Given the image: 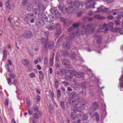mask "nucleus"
Segmentation results:
<instances>
[{"label":"nucleus","instance_id":"nucleus-8","mask_svg":"<svg viewBox=\"0 0 123 123\" xmlns=\"http://www.w3.org/2000/svg\"><path fill=\"white\" fill-rule=\"evenodd\" d=\"M43 12H42L38 15V18L39 19H44L47 21H48V18L46 15L43 13Z\"/></svg>","mask_w":123,"mask_h":123},{"label":"nucleus","instance_id":"nucleus-20","mask_svg":"<svg viewBox=\"0 0 123 123\" xmlns=\"http://www.w3.org/2000/svg\"><path fill=\"white\" fill-rule=\"evenodd\" d=\"M33 3L37 7H38L40 5H42L40 3L39 0H33Z\"/></svg>","mask_w":123,"mask_h":123},{"label":"nucleus","instance_id":"nucleus-11","mask_svg":"<svg viewBox=\"0 0 123 123\" xmlns=\"http://www.w3.org/2000/svg\"><path fill=\"white\" fill-rule=\"evenodd\" d=\"M77 94L74 92L72 93L71 94L70 98L69 100V102L72 103L74 102L75 100V99H74L76 96Z\"/></svg>","mask_w":123,"mask_h":123},{"label":"nucleus","instance_id":"nucleus-18","mask_svg":"<svg viewBox=\"0 0 123 123\" xmlns=\"http://www.w3.org/2000/svg\"><path fill=\"white\" fill-rule=\"evenodd\" d=\"M39 79L40 80V81H42V80L44 78V74L42 71H39Z\"/></svg>","mask_w":123,"mask_h":123},{"label":"nucleus","instance_id":"nucleus-47","mask_svg":"<svg viewBox=\"0 0 123 123\" xmlns=\"http://www.w3.org/2000/svg\"><path fill=\"white\" fill-rule=\"evenodd\" d=\"M3 57L4 58L6 57L7 56V53L6 50H4L3 51Z\"/></svg>","mask_w":123,"mask_h":123},{"label":"nucleus","instance_id":"nucleus-35","mask_svg":"<svg viewBox=\"0 0 123 123\" xmlns=\"http://www.w3.org/2000/svg\"><path fill=\"white\" fill-rule=\"evenodd\" d=\"M96 36L98 37V38L97 39V42L98 43H101V38L100 36H98L97 35H96Z\"/></svg>","mask_w":123,"mask_h":123},{"label":"nucleus","instance_id":"nucleus-22","mask_svg":"<svg viewBox=\"0 0 123 123\" xmlns=\"http://www.w3.org/2000/svg\"><path fill=\"white\" fill-rule=\"evenodd\" d=\"M61 53L62 56L63 57L66 56L69 54V52L66 50H62L61 51Z\"/></svg>","mask_w":123,"mask_h":123},{"label":"nucleus","instance_id":"nucleus-36","mask_svg":"<svg viewBox=\"0 0 123 123\" xmlns=\"http://www.w3.org/2000/svg\"><path fill=\"white\" fill-rule=\"evenodd\" d=\"M49 111L50 113H52L54 111L53 106L50 104H49Z\"/></svg>","mask_w":123,"mask_h":123},{"label":"nucleus","instance_id":"nucleus-33","mask_svg":"<svg viewBox=\"0 0 123 123\" xmlns=\"http://www.w3.org/2000/svg\"><path fill=\"white\" fill-rule=\"evenodd\" d=\"M80 25L79 23H74L72 24V26L73 28H78Z\"/></svg>","mask_w":123,"mask_h":123},{"label":"nucleus","instance_id":"nucleus-46","mask_svg":"<svg viewBox=\"0 0 123 123\" xmlns=\"http://www.w3.org/2000/svg\"><path fill=\"white\" fill-rule=\"evenodd\" d=\"M60 105L62 108L64 109H65V107L64 105V103L63 102H61Z\"/></svg>","mask_w":123,"mask_h":123},{"label":"nucleus","instance_id":"nucleus-5","mask_svg":"<svg viewBox=\"0 0 123 123\" xmlns=\"http://www.w3.org/2000/svg\"><path fill=\"white\" fill-rule=\"evenodd\" d=\"M41 41L43 45V50H46L47 49V44L49 41H48V39L42 38L41 39Z\"/></svg>","mask_w":123,"mask_h":123},{"label":"nucleus","instance_id":"nucleus-7","mask_svg":"<svg viewBox=\"0 0 123 123\" xmlns=\"http://www.w3.org/2000/svg\"><path fill=\"white\" fill-rule=\"evenodd\" d=\"M61 62L62 64L68 68L70 67L69 64L70 61L67 59H64L62 60Z\"/></svg>","mask_w":123,"mask_h":123},{"label":"nucleus","instance_id":"nucleus-19","mask_svg":"<svg viewBox=\"0 0 123 123\" xmlns=\"http://www.w3.org/2000/svg\"><path fill=\"white\" fill-rule=\"evenodd\" d=\"M46 28L49 30H53L56 29V27L53 25H50L46 26Z\"/></svg>","mask_w":123,"mask_h":123},{"label":"nucleus","instance_id":"nucleus-10","mask_svg":"<svg viewBox=\"0 0 123 123\" xmlns=\"http://www.w3.org/2000/svg\"><path fill=\"white\" fill-rule=\"evenodd\" d=\"M68 4L70 5L74 6L77 8L79 7L80 5V3L78 1L73 2L72 1H71L70 2H68Z\"/></svg>","mask_w":123,"mask_h":123},{"label":"nucleus","instance_id":"nucleus-34","mask_svg":"<svg viewBox=\"0 0 123 123\" xmlns=\"http://www.w3.org/2000/svg\"><path fill=\"white\" fill-rule=\"evenodd\" d=\"M28 0H22L21 2L22 5L25 6L27 5Z\"/></svg>","mask_w":123,"mask_h":123},{"label":"nucleus","instance_id":"nucleus-2","mask_svg":"<svg viewBox=\"0 0 123 123\" xmlns=\"http://www.w3.org/2000/svg\"><path fill=\"white\" fill-rule=\"evenodd\" d=\"M80 111L78 107H76L74 108L73 111L71 112L70 115L71 117L72 120H76L77 118L76 114L77 112Z\"/></svg>","mask_w":123,"mask_h":123},{"label":"nucleus","instance_id":"nucleus-31","mask_svg":"<svg viewBox=\"0 0 123 123\" xmlns=\"http://www.w3.org/2000/svg\"><path fill=\"white\" fill-rule=\"evenodd\" d=\"M60 71L61 75L65 74L67 72V71L66 69L63 68L60 70Z\"/></svg>","mask_w":123,"mask_h":123},{"label":"nucleus","instance_id":"nucleus-6","mask_svg":"<svg viewBox=\"0 0 123 123\" xmlns=\"http://www.w3.org/2000/svg\"><path fill=\"white\" fill-rule=\"evenodd\" d=\"M27 16L29 17H27L30 19V22L31 23L34 22V20L36 18V17L34 15V14L31 13H29L27 14Z\"/></svg>","mask_w":123,"mask_h":123},{"label":"nucleus","instance_id":"nucleus-29","mask_svg":"<svg viewBox=\"0 0 123 123\" xmlns=\"http://www.w3.org/2000/svg\"><path fill=\"white\" fill-rule=\"evenodd\" d=\"M88 114L86 113H85L83 115L82 118V120L86 121L88 118Z\"/></svg>","mask_w":123,"mask_h":123},{"label":"nucleus","instance_id":"nucleus-41","mask_svg":"<svg viewBox=\"0 0 123 123\" xmlns=\"http://www.w3.org/2000/svg\"><path fill=\"white\" fill-rule=\"evenodd\" d=\"M55 14V17L57 18H59L61 16V13L56 12Z\"/></svg>","mask_w":123,"mask_h":123},{"label":"nucleus","instance_id":"nucleus-23","mask_svg":"<svg viewBox=\"0 0 123 123\" xmlns=\"http://www.w3.org/2000/svg\"><path fill=\"white\" fill-rule=\"evenodd\" d=\"M76 73L77 74L76 76L78 78H82L84 77V74L82 72H78Z\"/></svg>","mask_w":123,"mask_h":123},{"label":"nucleus","instance_id":"nucleus-54","mask_svg":"<svg viewBox=\"0 0 123 123\" xmlns=\"http://www.w3.org/2000/svg\"><path fill=\"white\" fill-rule=\"evenodd\" d=\"M53 58L51 59L50 61L49 64L50 66H52L53 63Z\"/></svg>","mask_w":123,"mask_h":123},{"label":"nucleus","instance_id":"nucleus-3","mask_svg":"<svg viewBox=\"0 0 123 123\" xmlns=\"http://www.w3.org/2000/svg\"><path fill=\"white\" fill-rule=\"evenodd\" d=\"M33 34L29 30H26L23 35V37L26 39H30L33 36Z\"/></svg>","mask_w":123,"mask_h":123},{"label":"nucleus","instance_id":"nucleus-4","mask_svg":"<svg viewBox=\"0 0 123 123\" xmlns=\"http://www.w3.org/2000/svg\"><path fill=\"white\" fill-rule=\"evenodd\" d=\"M56 32L55 33V37H57L58 36L60 35L62 32V31L60 28V25L59 24H56Z\"/></svg>","mask_w":123,"mask_h":123},{"label":"nucleus","instance_id":"nucleus-38","mask_svg":"<svg viewBox=\"0 0 123 123\" xmlns=\"http://www.w3.org/2000/svg\"><path fill=\"white\" fill-rule=\"evenodd\" d=\"M70 56L72 59H75L76 58V55L75 53H72L70 54Z\"/></svg>","mask_w":123,"mask_h":123},{"label":"nucleus","instance_id":"nucleus-62","mask_svg":"<svg viewBox=\"0 0 123 123\" xmlns=\"http://www.w3.org/2000/svg\"><path fill=\"white\" fill-rule=\"evenodd\" d=\"M6 79L8 81V83L9 84L11 82V78H7Z\"/></svg>","mask_w":123,"mask_h":123},{"label":"nucleus","instance_id":"nucleus-64","mask_svg":"<svg viewBox=\"0 0 123 123\" xmlns=\"http://www.w3.org/2000/svg\"><path fill=\"white\" fill-rule=\"evenodd\" d=\"M6 105H8V99H7L5 101L4 103Z\"/></svg>","mask_w":123,"mask_h":123},{"label":"nucleus","instance_id":"nucleus-48","mask_svg":"<svg viewBox=\"0 0 123 123\" xmlns=\"http://www.w3.org/2000/svg\"><path fill=\"white\" fill-rule=\"evenodd\" d=\"M95 118L97 122L99 121V116L98 114L97 113H95Z\"/></svg>","mask_w":123,"mask_h":123},{"label":"nucleus","instance_id":"nucleus-27","mask_svg":"<svg viewBox=\"0 0 123 123\" xmlns=\"http://www.w3.org/2000/svg\"><path fill=\"white\" fill-rule=\"evenodd\" d=\"M92 106L94 109H96L98 108V103L94 102L92 103Z\"/></svg>","mask_w":123,"mask_h":123},{"label":"nucleus","instance_id":"nucleus-43","mask_svg":"<svg viewBox=\"0 0 123 123\" xmlns=\"http://www.w3.org/2000/svg\"><path fill=\"white\" fill-rule=\"evenodd\" d=\"M10 0H8L6 3V7L7 8H8L9 9H11V7L10 6V4L9 3Z\"/></svg>","mask_w":123,"mask_h":123},{"label":"nucleus","instance_id":"nucleus-42","mask_svg":"<svg viewBox=\"0 0 123 123\" xmlns=\"http://www.w3.org/2000/svg\"><path fill=\"white\" fill-rule=\"evenodd\" d=\"M59 53L58 52H57L56 55L55 60L57 62H58L59 60Z\"/></svg>","mask_w":123,"mask_h":123},{"label":"nucleus","instance_id":"nucleus-44","mask_svg":"<svg viewBox=\"0 0 123 123\" xmlns=\"http://www.w3.org/2000/svg\"><path fill=\"white\" fill-rule=\"evenodd\" d=\"M57 96L58 98H60L61 96L60 91V90H58L57 91Z\"/></svg>","mask_w":123,"mask_h":123},{"label":"nucleus","instance_id":"nucleus-58","mask_svg":"<svg viewBox=\"0 0 123 123\" xmlns=\"http://www.w3.org/2000/svg\"><path fill=\"white\" fill-rule=\"evenodd\" d=\"M115 23L116 25H118L120 24V21L118 20H116L115 21Z\"/></svg>","mask_w":123,"mask_h":123},{"label":"nucleus","instance_id":"nucleus-56","mask_svg":"<svg viewBox=\"0 0 123 123\" xmlns=\"http://www.w3.org/2000/svg\"><path fill=\"white\" fill-rule=\"evenodd\" d=\"M44 64L45 65H47V58L46 57L44 60Z\"/></svg>","mask_w":123,"mask_h":123},{"label":"nucleus","instance_id":"nucleus-40","mask_svg":"<svg viewBox=\"0 0 123 123\" xmlns=\"http://www.w3.org/2000/svg\"><path fill=\"white\" fill-rule=\"evenodd\" d=\"M80 94H81L82 96L84 97L86 95V93L85 91L84 90H82L80 92Z\"/></svg>","mask_w":123,"mask_h":123},{"label":"nucleus","instance_id":"nucleus-21","mask_svg":"<svg viewBox=\"0 0 123 123\" xmlns=\"http://www.w3.org/2000/svg\"><path fill=\"white\" fill-rule=\"evenodd\" d=\"M80 87L82 89H85L86 88V82L84 81L81 82L80 84Z\"/></svg>","mask_w":123,"mask_h":123},{"label":"nucleus","instance_id":"nucleus-24","mask_svg":"<svg viewBox=\"0 0 123 123\" xmlns=\"http://www.w3.org/2000/svg\"><path fill=\"white\" fill-rule=\"evenodd\" d=\"M62 45L64 48H70V43L67 41L65 43H63Z\"/></svg>","mask_w":123,"mask_h":123},{"label":"nucleus","instance_id":"nucleus-45","mask_svg":"<svg viewBox=\"0 0 123 123\" xmlns=\"http://www.w3.org/2000/svg\"><path fill=\"white\" fill-rule=\"evenodd\" d=\"M33 117L35 119H38L39 118V115L38 114L35 113L33 114Z\"/></svg>","mask_w":123,"mask_h":123},{"label":"nucleus","instance_id":"nucleus-17","mask_svg":"<svg viewBox=\"0 0 123 123\" xmlns=\"http://www.w3.org/2000/svg\"><path fill=\"white\" fill-rule=\"evenodd\" d=\"M73 77V75L71 74H66L64 77V79L67 80L71 81Z\"/></svg>","mask_w":123,"mask_h":123},{"label":"nucleus","instance_id":"nucleus-13","mask_svg":"<svg viewBox=\"0 0 123 123\" xmlns=\"http://www.w3.org/2000/svg\"><path fill=\"white\" fill-rule=\"evenodd\" d=\"M68 68L67 70L69 73L76 75L75 73H76V71L73 68Z\"/></svg>","mask_w":123,"mask_h":123},{"label":"nucleus","instance_id":"nucleus-57","mask_svg":"<svg viewBox=\"0 0 123 123\" xmlns=\"http://www.w3.org/2000/svg\"><path fill=\"white\" fill-rule=\"evenodd\" d=\"M62 83L64 84L65 86H67L69 85L68 82L66 81H62Z\"/></svg>","mask_w":123,"mask_h":123},{"label":"nucleus","instance_id":"nucleus-16","mask_svg":"<svg viewBox=\"0 0 123 123\" xmlns=\"http://www.w3.org/2000/svg\"><path fill=\"white\" fill-rule=\"evenodd\" d=\"M96 4L95 2L93 3L92 4L90 3H85V5L86 6V8L87 7H90L91 8H94V5Z\"/></svg>","mask_w":123,"mask_h":123},{"label":"nucleus","instance_id":"nucleus-55","mask_svg":"<svg viewBox=\"0 0 123 123\" xmlns=\"http://www.w3.org/2000/svg\"><path fill=\"white\" fill-rule=\"evenodd\" d=\"M33 109L34 110V111L36 112H37L38 111V107L36 105L34 106L33 107Z\"/></svg>","mask_w":123,"mask_h":123},{"label":"nucleus","instance_id":"nucleus-14","mask_svg":"<svg viewBox=\"0 0 123 123\" xmlns=\"http://www.w3.org/2000/svg\"><path fill=\"white\" fill-rule=\"evenodd\" d=\"M43 25V22L41 20H37L35 23V25L38 27L42 26Z\"/></svg>","mask_w":123,"mask_h":123},{"label":"nucleus","instance_id":"nucleus-9","mask_svg":"<svg viewBox=\"0 0 123 123\" xmlns=\"http://www.w3.org/2000/svg\"><path fill=\"white\" fill-rule=\"evenodd\" d=\"M89 31V29L86 26H83L80 31H81V34L82 35L84 34Z\"/></svg>","mask_w":123,"mask_h":123},{"label":"nucleus","instance_id":"nucleus-51","mask_svg":"<svg viewBox=\"0 0 123 123\" xmlns=\"http://www.w3.org/2000/svg\"><path fill=\"white\" fill-rule=\"evenodd\" d=\"M40 97L39 96L37 95L35 98V99H37L36 102H39L40 100Z\"/></svg>","mask_w":123,"mask_h":123},{"label":"nucleus","instance_id":"nucleus-53","mask_svg":"<svg viewBox=\"0 0 123 123\" xmlns=\"http://www.w3.org/2000/svg\"><path fill=\"white\" fill-rule=\"evenodd\" d=\"M55 88H57L59 84L58 81L57 80H55Z\"/></svg>","mask_w":123,"mask_h":123},{"label":"nucleus","instance_id":"nucleus-32","mask_svg":"<svg viewBox=\"0 0 123 123\" xmlns=\"http://www.w3.org/2000/svg\"><path fill=\"white\" fill-rule=\"evenodd\" d=\"M104 6H101L100 7H99L97 8V10L96 12H100L102 11V9H103V7Z\"/></svg>","mask_w":123,"mask_h":123},{"label":"nucleus","instance_id":"nucleus-61","mask_svg":"<svg viewBox=\"0 0 123 123\" xmlns=\"http://www.w3.org/2000/svg\"><path fill=\"white\" fill-rule=\"evenodd\" d=\"M73 28L72 27H70L69 28L68 30V31L69 32H70L73 29Z\"/></svg>","mask_w":123,"mask_h":123},{"label":"nucleus","instance_id":"nucleus-63","mask_svg":"<svg viewBox=\"0 0 123 123\" xmlns=\"http://www.w3.org/2000/svg\"><path fill=\"white\" fill-rule=\"evenodd\" d=\"M107 8H104V7H103V9H102V12H106V11H107Z\"/></svg>","mask_w":123,"mask_h":123},{"label":"nucleus","instance_id":"nucleus-15","mask_svg":"<svg viewBox=\"0 0 123 123\" xmlns=\"http://www.w3.org/2000/svg\"><path fill=\"white\" fill-rule=\"evenodd\" d=\"M73 10L74 9L72 7H69L68 8L66 7L64 12L65 13L68 12V13H70L73 12Z\"/></svg>","mask_w":123,"mask_h":123},{"label":"nucleus","instance_id":"nucleus-50","mask_svg":"<svg viewBox=\"0 0 123 123\" xmlns=\"http://www.w3.org/2000/svg\"><path fill=\"white\" fill-rule=\"evenodd\" d=\"M80 102L81 103L82 105H85L86 102L84 99V98H82L80 99Z\"/></svg>","mask_w":123,"mask_h":123},{"label":"nucleus","instance_id":"nucleus-39","mask_svg":"<svg viewBox=\"0 0 123 123\" xmlns=\"http://www.w3.org/2000/svg\"><path fill=\"white\" fill-rule=\"evenodd\" d=\"M118 12V10L117 9H115L111 11L112 14L114 15H116Z\"/></svg>","mask_w":123,"mask_h":123},{"label":"nucleus","instance_id":"nucleus-59","mask_svg":"<svg viewBox=\"0 0 123 123\" xmlns=\"http://www.w3.org/2000/svg\"><path fill=\"white\" fill-rule=\"evenodd\" d=\"M118 14L119 15L123 17V12L122 11H121L119 12H118Z\"/></svg>","mask_w":123,"mask_h":123},{"label":"nucleus","instance_id":"nucleus-25","mask_svg":"<svg viewBox=\"0 0 123 123\" xmlns=\"http://www.w3.org/2000/svg\"><path fill=\"white\" fill-rule=\"evenodd\" d=\"M94 17L95 18L99 19L102 20L105 18L103 16H100L99 15H96L94 16Z\"/></svg>","mask_w":123,"mask_h":123},{"label":"nucleus","instance_id":"nucleus-12","mask_svg":"<svg viewBox=\"0 0 123 123\" xmlns=\"http://www.w3.org/2000/svg\"><path fill=\"white\" fill-rule=\"evenodd\" d=\"M54 46V42L53 41H49L47 44V49L48 48H49L50 49H52L53 48Z\"/></svg>","mask_w":123,"mask_h":123},{"label":"nucleus","instance_id":"nucleus-49","mask_svg":"<svg viewBox=\"0 0 123 123\" xmlns=\"http://www.w3.org/2000/svg\"><path fill=\"white\" fill-rule=\"evenodd\" d=\"M29 76L31 78H33L35 77L36 75L34 73H31L29 74Z\"/></svg>","mask_w":123,"mask_h":123},{"label":"nucleus","instance_id":"nucleus-37","mask_svg":"<svg viewBox=\"0 0 123 123\" xmlns=\"http://www.w3.org/2000/svg\"><path fill=\"white\" fill-rule=\"evenodd\" d=\"M23 63L24 65L26 66L27 67H28V65L29 64V62L27 60H24L23 61Z\"/></svg>","mask_w":123,"mask_h":123},{"label":"nucleus","instance_id":"nucleus-1","mask_svg":"<svg viewBox=\"0 0 123 123\" xmlns=\"http://www.w3.org/2000/svg\"><path fill=\"white\" fill-rule=\"evenodd\" d=\"M36 6V7L34 8L32 11L33 13L36 15H39L41 12H43L46 9L45 7L43 5H40L38 7Z\"/></svg>","mask_w":123,"mask_h":123},{"label":"nucleus","instance_id":"nucleus-60","mask_svg":"<svg viewBox=\"0 0 123 123\" xmlns=\"http://www.w3.org/2000/svg\"><path fill=\"white\" fill-rule=\"evenodd\" d=\"M113 18V17L112 15H109L107 17V18L109 19H112Z\"/></svg>","mask_w":123,"mask_h":123},{"label":"nucleus","instance_id":"nucleus-30","mask_svg":"<svg viewBox=\"0 0 123 123\" xmlns=\"http://www.w3.org/2000/svg\"><path fill=\"white\" fill-rule=\"evenodd\" d=\"M58 7L59 9L61 10V12L63 13H64V10H65L66 7H63L60 5H59L58 6Z\"/></svg>","mask_w":123,"mask_h":123},{"label":"nucleus","instance_id":"nucleus-26","mask_svg":"<svg viewBox=\"0 0 123 123\" xmlns=\"http://www.w3.org/2000/svg\"><path fill=\"white\" fill-rule=\"evenodd\" d=\"M56 9L55 7H52L50 10V12L52 14H55L56 13Z\"/></svg>","mask_w":123,"mask_h":123},{"label":"nucleus","instance_id":"nucleus-28","mask_svg":"<svg viewBox=\"0 0 123 123\" xmlns=\"http://www.w3.org/2000/svg\"><path fill=\"white\" fill-rule=\"evenodd\" d=\"M61 21L63 22L64 25L65 26L67 25V20L66 19L64 18H62L61 19Z\"/></svg>","mask_w":123,"mask_h":123},{"label":"nucleus","instance_id":"nucleus-52","mask_svg":"<svg viewBox=\"0 0 123 123\" xmlns=\"http://www.w3.org/2000/svg\"><path fill=\"white\" fill-rule=\"evenodd\" d=\"M10 78H11L12 79H13L14 78L15 76L14 74H9Z\"/></svg>","mask_w":123,"mask_h":123}]
</instances>
